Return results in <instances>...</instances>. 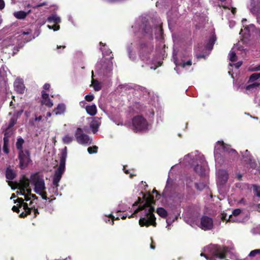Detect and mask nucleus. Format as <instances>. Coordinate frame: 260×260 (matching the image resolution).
I'll use <instances>...</instances> for the list:
<instances>
[{
    "label": "nucleus",
    "mask_w": 260,
    "mask_h": 260,
    "mask_svg": "<svg viewBox=\"0 0 260 260\" xmlns=\"http://www.w3.org/2000/svg\"><path fill=\"white\" fill-rule=\"evenodd\" d=\"M15 90L18 93H23L25 90V86L23 82L19 80H16L14 83Z\"/></svg>",
    "instance_id": "10"
},
{
    "label": "nucleus",
    "mask_w": 260,
    "mask_h": 260,
    "mask_svg": "<svg viewBox=\"0 0 260 260\" xmlns=\"http://www.w3.org/2000/svg\"><path fill=\"white\" fill-rule=\"evenodd\" d=\"M5 6L4 0H0V10H3Z\"/></svg>",
    "instance_id": "53"
},
{
    "label": "nucleus",
    "mask_w": 260,
    "mask_h": 260,
    "mask_svg": "<svg viewBox=\"0 0 260 260\" xmlns=\"http://www.w3.org/2000/svg\"><path fill=\"white\" fill-rule=\"evenodd\" d=\"M259 83L257 82L253 83L252 84L247 85L246 86V89L247 90H250L251 89L258 87L259 85Z\"/></svg>",
    "instance_id": "36"
},
{
    "label": "nucleus",
    "mask_w": 260,
    "mask_h": 260,
    "mask_svg": "<svg viewBox=\"0 0 260 260\" xmlns=\"http://www.w3.org/2000/svg\"><path fill=\"white\" fill-rule=\"evenodd\" d=\"M253 190L255 195L260 197V186L255 184L253 185Z\"/></svg>",
    "instance_id": "30"
},
{
    "label": "nucleus",
    "mask_w": 260,
    "mask_h": 260,
    "mask_svg": "<svg viewBox=\"0 0 260 260\" xmlns=\"http://www.w3.org/2000/svg\"><path fill=\"white\" fill-rule=\"evenodd\" d=\"M75 137L77 142L81 145H90L92 143V140L89 136L84 134L83 129L78 127L75 133Z\"/></svg>",
    "instance_id": "6"
},
{
    "label": "nucleus",
    "mask_w": 260,
    "mask_h": 260,
    "mask_svg": "<svg viewBox=\"0 0 260 260\" xmlns=\"http://www.w3.org/2000/svg\"><path fill=\"white\" fill-rule=\"evenodd\" d=\"M92 85L95 91H99L102 89L101 83L96 80H92Z\"/></svg>",
    "instance_id": "24"
},
{
    "label": "nucleus",
    "mask_w": 260,
    "mask_h": 260,
    "mask_svg": "<svg viewBox=\"0 0 260 260\" xmlns=\"http://www.w3.org/2000/svg\"><path fill=\"white\" fill-rule=\"evenodd\" d=\"M194 170L200 176H203L205 174L206 169L204 165L197 164L194 167Z\"/></svg>",
    "instance_id": "16"
},
{
    "label": "nucleus",
    "mask_w": 260,
    "mask_h": 260,
    "mask_svg": "<svg viewBox=\"0 0 260 260\" xmlns=\"http://www.w3.org/2000/svg\"><path fill=\"white\" fill-rule=\"evenodd\" d=\"M67 157V148L65 147L61 150L60 156V163L58 168L55 171L53 178V184L57 188L58 183L62 177L65 170L66 160Z\"/></svg>",
    "instance_id": "3"
},
{
    "label": "nucleus",
    "mask_w": 260,
    "mask_h": 260,
    "mask_svg": "<svg viewBox=\"0 0 260 260\" xmlns=\"http://www.w3.org/2000/svg\"><path fill=\"white\" fill-rule=\"evenodd\" d=\"M24 143V140L22 138H19L17 139L16 146L17 149L19 150V152L23 151L22 149V146Z\"/></svg>",
    "instance_id": "22"
},
{
    "label": "nucleus",
    "mask_w": 260,
    "mask_h": 260,
    "mask_svg": "<svg viewBox=\"0 0 260 260\" xmlns=\"http://www.w3.org/2000/svg\"><path fill=\"white\" fill-rule=\"evenodd\" d=\"M21 208V207H19V205H17V206H14L12 208V210L14 211V212H15L17 213H19L20 212V210H19V208Z\"/></svg>",
    "instance_id": "46"
},
{
    "label": "nucleus",
    "mask_w": 260,
    "mask_h": 260,
    "mask_svg": "<svg viewBox=\"0 0 260 260\" xmlns=\"http://www.w3.org/2000/svg\"><path fill=\"white\" fill-rule=\"evenodd\" d=\"M242 175L241 174H238L237 175V179L239 180H241L242 179Z\"/></svg>",
    "instance_id": "64"
},
{
    "label": "nucleus",
    "mask_w": 260,
    "mask_h": 260,
    "mask_svg": "<svg viewBox=\"0 0 260 260\" xmlns=\"http://www.w3.org/2000/svg\"><path fill=\"white\" fill-rule=\"evenodd\" d=\"M46 5V4L45 3H41L39 5H38L36 7L37 8H39V7H42V6H44Z\"/></svg>",
    "instance_id": "62"
},
{
    "label": "nucleus",
    "mask_w": 260,
    "mask_h": 260,
    "mask_svg": "<svg viewBox=\"0 0 260 260\" xmlns=\"http://www.w3.org/2000/svg\"><path fill=\"white\" fill-rule=\"evenodd\" d=\"M41 95L43 100L50 99L49 98V94L47 93L44 90L41 91Z\"/></svg>",
    "instance_id": "42"
},
{
    "label": "nucleus",
    "mask_w": 260,
    "mask_h": 260,
    "mask_svg": "<svg viewBox=\"0 0 260 260\" xmlns=\"http://www.w3.org/2000/svg\"><path fill=\"white\" fill-rule=\"evenodd\" d=\"M153 50V44L152 42L142 43L140 45V56L142 60H147L149 58V54Z\"/></svg>",
    "instance_id": "7"
},
{
    "label": "nucleus",
    "mask_w": 260,
    "mask_h": 260,
    "mask_svg": "<svg viewBox=\"0 0 260 260\" xmlns=\"http://www.w3.org/2000/svg\"><path fill=\"white\" fill-rule=\"evenodd\" d=\"M66 110V106L63 104H59L57 107L54 109L53 112H54L55 115H60L64 113Z\"/></svg>",
    "instance_id": "17"
},
{
    "label": "nucleus",
    "mask_w": 260,
    "mask_h": 260,
    "mask_svg": "<svg viewBox=\"0 0 260 260\" xmlns=\"http://www.w3.org/2000/svg\"><path fill=\"white\" fill-rule=\"evenodd\" d=\"M109 217L111 218L112 219V225H113L114 224V220H118V219H119V217H117L116 218H115V217L112 215V214H110V215L109 216Z\"/></svg>",
    "instance_id": "51"
},
{
    "label": "nucleus",
    "mask_w": 260,
    "mask_h": 260,
    "mask_svg": "<svg viewBox=\"0 0 260 260\" xmlns=\"http://www.w3.org/2000/svg\"><path fill=\"white\" fill-rule=\"evenodd\" d=\"M253 71H260V64L255 67L253 70Z\"/></svg>",
    "instance_id": "58"
},
{
    "label": "nucleus",
    "mask_w": 260,
    "mask_h": 260,
    "mask_svg": "<svg viewBox=\"0 0 260 260\" xmlns=\"http://www.w3.org/2000/svg\"><path fill=\"white\" fill-rule=\"evenodd\" d=\"M73 140V137L69 135H66L62 138V141L64 144H69Z\"/></svg>",
    "instance_id": "26"
},
{
    "label": "nucleus",
    "mask_w": 260,
    "mask_h": 260,
    "mask_svg": "<svg viewBox=\"0 0 260 260\" xmlns=\"http://www.w3.org/2000/svg\"><path fill=\"white\" fill-rule=\"evenodd\" d=\"M14 203H18L17 205H19V207H23L24 204H27V203L24 202V200L22 198H18L16 201H14Z\"/></svg>",
    "instance_id": "35"
},
{
    "label": "nucleus",
    "mask_w": 260,
    "mask_h": 260,
    "mask_svg": "<svg viewBox=\"0 0 260 260\" xmlns=\"http://www.w3.org/2000/svg\"><path fill=\"white\" fill-rule=\"evenodd\" d=\"M29 186V180L25 176L21 178L19 183H17V187L21 188L23 191Z\"/></svg>",
    "instance_id": "11"
},
{
    "label": "nucleus",
    "mask_w": 260,
    "mask_h": 260,
    "mask_svg": "<svg viewBox=\"0 0 260 260\" xmlns=\"http://www.w3.org/2000/svg\"><path fill=\"white\" fill-rule=\"evenodd\" d=\"M200 255L201 256L205 257L207 259H208V256H207V255L206 254H205L204 253H201Z\"/></svg>",
    "instance_id": "63"
},
{
    "label": "nucleus",
    "mask_w": 260,
    "mask_h": 260,
    "mask_svg": "<svg viewBox=\"0 0 260 260\" xmlns=\"http://www.w3.org/2000/svg\"><path fill=\"white\" fill-rule=\"evenodd\" d=\"M27 15V13L23 11H17L14 13V16L18 19H24Z\"/></svg>",
    "instance_id": "20"
},
{
    "label": "nucleus",
    "mask_w": 260,
    "mask_h": 260,
    "mask_svg": "<svg viewBox=\"0 0 260 260\" xmlns=\"http://www.w3.org/2000/svg\"><path fill=\"white\" fill-rule=\"evenodd\" d=\"M30 199L32 198L33 199V200H38V197H37L35 194H31L30 196Z\"/></svg>",
    "instance_id": "59"
},
{
    "label": "nucleus",
    "mask_w": 260,
    "mask_h": 260,
    "mask_svg": "<svg viewBox=\"0 0 260 260\" xmlns=\"http://www.w3.org/2000/svg\"><path fill=\"white\" fill-rule=\"evenodd\" d=\"M175 63L177 66H180L182 68H185L187 66H190L192 64V61L191 60H189L186 62L182 61L180 63L178 62L177 60H175Z\"/></svg>",
    "instance_id": "25"
},
{
    "label": "nucleus",
    "mask_w": 260,
    "mask_h": 260,
    "mask_svg": "<svg viewBox=\"0 0 260 260\" xmlns=\"http://www.w3.org/2000/svg\"><path fill=\"white\" fill-rule=\"evenodd\" d=\"M156 28L160 31V34L162 33V28L161 26L157 27Z\"/></svg>",
    "instance_id": "61"
},
{
    "label": "nucleus",
    "mask_w": 260,
    "mask_h": 260,
    "mask_svg": "<svg viewBox=\"0 0 260 260\" xmlns=\"http://www.w3.org/2000/svg\"><path fill=\"white\" fill-rule=\"evenodd\" d=\"M153 198L148 199L144 205L139 206V207L135 211L134 213L132 214L129 218L133 217V215L142 211H144V217H141L139 219V223L141 226L148 227L152 225L154 227L156 226V218L154 214L155 211L154 207L151 204L154 203Z\"/></svg>",
    "instance_id": "1"
},
{
    "label": "nucleus",
    "mask_w": 260,
    "mask_h": 260,
    "mask_svg": "<svg viewBox=\"0 0 260 260\" xmlns=\"http://www.w3.org/2000/svg\"><path fill=\"white\" fill-rule=\"evenodd\" d=\"M15 123H16V121L14 119L11 118L10 119L9 124L7 127L8 129H10L11 127H12L14 125Z\"/></svg>",
    "instance_id": "44"
},
{
    "label": "nucleus",
    "mask_w": 260,
    "mask_h": 260,
    "mask_svg": "<svg viewBox=\"0 0 260 260\" xmlns=\"http://www.w3.org/2000/svg\"><path fill=\"white\" fill-rule=\"evenodd\" d=\"M241 213V210L240 209H236L233 211L232 214L234 216H237L239 215Z\"/></svg>",
    "instance_id": "43"
},
{
    "label": "nucleus",
    "mask_w": 260,
    "mask_h": 260,
    "mask_svg": "<svg viewBox=\"0 0 260 260\" xmlns=\"http://www.w3.org/2000/svg\"><path fill=\"white\" fill-rule=\"evenodd\" d=\"M16 176V174L13 171V170L7 168L6 171V177L7 179L12 180H13Z\"/></svg>",
    "instance_id": "18"
},
{
    "label": "nucleus",
    "mask_w": 260,
    "mask_h": 260,
    "mask_svg": "<svg viewBox=\"0 0 260 260\" xmlns=\"http://www.w3.org/2000/svg\"><path fill=\"white\" fill-rule=\"evenodd\" d=\"M260 78V73H253L249 77V82H253Z\"/></svg>",
    "instance_id": "29"
},
{
    "label": "nucleus",
    "mask_w": 260,
    "mask_h": 260,
    "mask_svg": "<svg viewBox=\"0 0 260 260\" xmlns=\"http://www.w3.org/2000/svg\"><path fill=\"white\" fill-rule=\"evenodd\" d=\"M141 202V198L140 197H138V201L136 202H135V203L133 204V206H136L138 204L140 203Z\"/></svg>",
    "instance_id": "56"
},
{
    "label": "nucleus",
    "mask_w": 260,
    "mask_h": 260,
    "mask_svg": "<svg viewBox=\"0 0 260 260\" xmlns=\"http://www.w3.org/2000/svg\"><path fill=\"white\" fill-rule=\"evenodd\" d=\"M216 41V37L215 35H212L209 40L208 42L206 45V48L209 50H211L213 49V45Z\"/></svg>",
    "instance_id": "19"
},
{
    "label": "nucleus",
    "mask_w": 260,
    "mask_h": 260,
    "mask_svg": "<svg viewBox=\"0 0 260 260\" xmlns=\"http://www.w3.org/2000/svg\"><path fill=\"white\" fill-rule=\"evenodd\" d=\"M50 87V85L49 83H45L43 86V89L44 90H48Z\"/></svg>",
    "instance_id": "54"
},
{
    "label": "nucleus",
    "mask_w": 260,
    "mask_h": 260,
    "mask_svg": "<svg viewBox=\"0 0 260 260\" xmlns=\"http://www.w3.org/2000/svg\"><path fill=\"white\" fill-rule=\"evenodd\" d=\"M215 153H219L221 152L229 151V149L225 146L223 141H218L217 145L215 146Z\"/></svg>",
    "instance_id": "12"
},
{
    "label": "nucleus",
    "mask_w": 260,
    "mask_h": 260,
    "mask_svg": "<svg viewBox=\"0 0 260 260\" xmlns=\"http://www.w3.org/2000/svg\"><path fill=\"white\" fill-rule=\"evenodd\" d=\"M144 31H145V33L148 34H149L151 36H152V28H149V29H148V27H147V26H146L145 28H144Z\"/></svg>",
    "instance_id": "47"
},
{
    "label": "nucleus",
    "mask_w": 260,
    "mask_h": 260,
    "mask_svg": "<svg viewBox=\"0 0 260 260\" xmlns=\"http://www.w3.org/2000/svg\"><path fill=\"white\" fill-rule=\"evenodd\" d=\"M24 211L21 213L19 216L20 218H25L27 215H30L31 212H32V207H28V204H24V207H23Z\"/></svg>",
    "instance_id": "14"
},
{
    "label": "nucleus",
    "mask_w": 260,
    "mask_h": 260,
    "mask_svg": "<svg viewBox=\"0 0 260 260\" xmlns=\"http://www.w3.org/2000/svg\"><path fill=\"white\" fill-rule=\"evenodd\" d=\"M94 96L93 94L86 95L85 96V99L87 102H91L93 100Z\"/></svg>",
    "instance_id": "39"
},
{
    "label": "nucleus",
    "mask_w": 260,
    "mask_h": 260,
    "mask_svg": "<svg viewBox=\"0 0 260 260\" xmlns=\"http://www.w3.org/2000/svg\"><path fill=\"white\" fill-rule=\"evenodd\" d=\"M230 60L232 62H235L237 60V57L235 51H231L229 53Z\"/></svg>",
    "instance_id": "31"
},
{
    "label": "nucleus",
    "mask_w": 260,
    "mask_h": 260,
    "mask_svg": "<svg viewBox=\"0 0 260 260\" xmlns=\"http://www.w3.org/2000/svg\"><path fill=\"white\" fill-rule=\"evenodd\" d=\"M47 21L49 22H54L55 23H58L60 22V19L59 17H57L55 15H52L47 18Z\"/></svg>",
    "instance_id": "23"
},
{
    "label": "nucleus",
    "mask_w": 260,
    "mask_h": 260,
    "mask_svg": "<svg viewBox=\"0 0 260 260\" xmlns=\"http://www.w3.org/2000/svg\"><path fill=\"white\" fill-rule=\"evenodd\" d=\"M3 150H4V152L5 153L8 154L9 152V148H8V145H6V144L4 145V146H3Z\"/></svg>",
    "instance_id": "49"
},
{
    "label": "nucleus",
    "mask_w": 260,
    "mask_h": 260,
    "mask_svg": "<svg viewBox=\"0 0 260 260\" xmlns=\"http://www.w3.org/2000/svg\"><path fill=\"white\" fill-rule=\"evenodd\" d=\"M195 188L200 191L203 190L205 188V184L203 183H196L194 184Z\"/></svg>",
    "instance_id": "33"
},
{
    "label": "nucleus",
    "mask_w": 260,
    "mask_h": 260,
    "mask_svg": "<svg viewBox=\"0 0 260 260\" xmlns=\"http://www.w3.org/2000/svg\"><path fill=\"white\" fill-rule=\"evenodd\" d=\"M32 212L34 214V217H37V215L39 214V212L37 209H36L35 208H32Z\"/></svg>",
    "instance_id": "50"
},
{
    "label": "nucleus",
    "mask_w": 260,
    "mask_h": 260,
    "mask_svg": "<svg viewBox=\"0 0 260 260\" xmlns=\"http://www.w3.org/2000/svg\"><path fill=\"white\" fill-rule=\"evenodd\" d=\"M208 249L210 252L215 256L220 259H224L226 257V249L218 245H211Z\"/></svg>",
    "instance_id": "8"
},
{
    "label": "nucleus",
    "mask_w": 260,
    "mask_h": 260,
    "mask_svg": "<svg viewBox=\"0 0 260 260\" xmlns=\"http://www.w3.org/2000/svg\"><path fill=\"white\" fill-rule=\"evenodd\" d=\"M257 254H260V249H256L253 250L250 252V253L248 254V256L249 257H254Z\"/></svg>",
    "instance_id": "34"
},
{
    "label": "nucleus",
    "mask_w": 260,
    "mask_h": 260,
    "mask_svg": "<svg viewBox=\"0 0 260 260\" xmlns=\"http://www.w3.org/2000/svg\"><path fill=\"white\" fill-rule=\"evenodd\" d=\"M18 159L19 168L22 170L26 168L31 161L29 151L25 150L18 152Z\"/></svg>",
    "instance_id": "5"
},
{
    "label": "nucleus",
    "mask_w": 260,
    "mask_h": 260,
    "mask_svg": "<svg viewBox=\"0 0 260 260\" xmlns=\"http://www.w3.org/2000/svg\"><path fill=\"white\" fill-rule=\"evenodd\" d=\"M17 188L19 189V191H17V193L18 194H20V195L24 196L26 194L25 190H24L23 191H22V190L21 189V188H19V187H17Z\"/></svg>",
    "instance_id": "48"
},
{
    "label": "nucleus",
    "mask_w": 260,
    "mask_h": 260,
    "mask_svg": "<svg viewBox=\"0 0 260 260\" xmlns=\"http://www.w3.org/2000/svg\"><path fill=\"white\" fill-rule=\"evenodd\" d=\"M98 147L96 146H93L89 147L87 148V151L89 154L96 153L98 152Z\"/></svg>",
    "instance_id": "32"
},
{
    "label": "nucleus",
    "mask_w": 260,
    "mask_h": 260,
    "mask_svg": "<svg viewBox=\"0 0 260 260\" xmlns=\"http://www.w3.org/2000/svg\"><path fill=\"white\" fill-rule=\"evenodd\" d=\"M41 104L42 105H46L47 107L49 108L52 107L53 105L52 101L50 99L42 100L41 101Z\"/></svg>",
    "instance_id": "27"
},
{
    "label": "nucleus",
    "mask_w": 260,
    "mask_h": 260,
    "mask_svg": "<svg viewBox=\"0 0 260 260\" xmlns=\"http://www.w3.org/2000/svg\"><path fill=\"white\" fill-rule=\"evenodd\" d=\"M86 112L90 116H94L97 113L95 105H87L85 108Z\"/></svg>",
    "instance_id": "15"
},
{
    "label": "nucleus",
    "mask_w": 260,
    "mask_h": 260,
    "mask_svg": "<svg viewBox=\"0 0 260 260\" xmlns=\"http://www.w3.org/2000/svg\"><path fill=\"white\" fill-rule=\"evenodd\" d=\"M10 129H8V127L6 129V131L4 132V137H8V138H9L11 135L12 132L9 130Z\"/></svg>",
    "instance_id": "45"
},
{
    "label": "nucleus",
    "mask_w": 260,
    "mask_h": 260,
    "mask_svg": "<svg viewBox=\"0 0 260 260\" xmlns=\"http://www.w3.org/2000/svg\"><path fill=\"white\" fill-rule=\"evenodd\" d=\"M101 50L103 52V54L104 55H109L110 54H111L112 53V51L109 49L105 50L103 48H101Z\"/></svg>",
    "instance_id": "40"
},
{
    "label": "nucleus",
    "mask_w": 260,
    "mask_h": 260,
    "mask_svg": "<svg viewBox=\"0 0 260 260\" xmlns=\"http://www.w3.org/2000/svg\"><path fill=\"white\" fill-rule=\"evenodd\" d=\"M99 126V125L96 121H93L91 123L90 126L93 133H95L98 131Z\"/></svg>",
    "instance_id": "28"
},
{
    "label": "nucleus",
    "mask_w": 260,
    "mask_h": 260,
    "mask_svg": "<svg viewBox=\"0 0 260 260\" xmlns=\"http://www.w3.org/2000/svg\"><path fill=\"white\" fill-rule=\"evenodd\" d=\"M157 213L162 218H165L168 216L167 211L163 208L159 207L156 210Z\"/></svg>",
    "instance_id": "21"
},
{
    "label": "nucleus",
    "mask_w": 260,
    "mask_h": 260,
    "mask_svg": "<svg viewBox=\"0 0 260 260\" xmlns=\"http://www.w3.org/2000/svg\"><path fill=\"white\" fill-rule=\"evenodd\" d=\"M30 34H31V31H26V32L25 31H23L22 32V35H23V36H24V35H27V36L29 35V36L28 37V38H27V39L26 40V42L29 41H30L31 40L32 38H31V36L30 35Z\"/></svg>",
    "instance_id": "41"
},
{
    "label": "nucleus",
    "mask_w": 260,
    "mask_h": 260,
    "mask_svg": "<svg viewBox=\"0 0 260 260\" xmlns=\"http://www.w3.org/2000/svg\"><path fill=\"white\" fill-rule=\"evenodd\" d=\"M42 119V116H39V117H36L35 119H34V120L35 121H40Z\"/></svg>",
    "instance_id": "60"
},
{
    "label": "nucleus",
    "mask_w": 260,
    "mask_h": 260,
    "mask_svg": "<svg viewBox=\"0 0 260 260\" xmlns=\"http://www.w3.org/2000/svg\"><path fill=\"white\" fill-rule=\"evenodd\" d=\"M200 228L204 231L211 230L213 228V221L212 218L203 215L200 220Z\"/></svg>",
    "instance_id": "9"
},
{
    "label": "nucleus",
    "mask_w": 260,
    "mask_h": 260,
    "mask_svg": "<svg viewBox=\"0 0 260 260\" xmlns=\"http://www.w3.org/2000/svg\"><path fill=\"white\" fill-rule=\"evenodd\" d=\"M148 123L142 115H137L132 119V129L135 132H140L148 129Z\"/></svg>",
    "instance_id": "4"
},
{
    "label": "nucleus",
    "mask_w": 260,
    "mask_h": 260,
    "mask_svg": "<svg viewBox=\"0 0 260 260\" xmlns=\"http://www.w3.org/2000/svg\"><path fill=\"white\" fill-rule=\"evenodd\" d=\"M30 178L31 183L35 186L34 191L41 196L43 200H48L47 192L45 191L46 189L45 181L43 177L38 173H36L31 175Z\"/></svg>",
    "instance_id": "2"
},
{
    "label": "nucleus",
    "mask_w": 260,
    "mask_h": 260,
    "mask_svg": "<svg viewBox=\"0 0 260 260\" xmlns=\"http://www.w3.org/2000/svg\"><path fill=\"white\" fill-rule=\"evenodd\" d=\"M25 191H26V195L30 196L32 193H31V190L30 188H27L25 189Z\"/></svg>",
    "instance_id": "55"
},
{
    "label": "nucleus",
    "mask_w": 260,
    "mask_h": 260,
    "mask_svg": "<svg viewBox=\"0 0 260 260\" xmlns=\"http://www.w3.org/2000/svg\"><path fill=\"white\" fill-rule=\"evenodd\" d=\"M9 138H8L7 136L4 137V145L6 144V145H8L9 141Z\"/></svg>",
    "instance_id": "52"
},
{
    "label": "nucleus",
    "mask_w": 260,
    "mask_h": 260,
    "mask_svg": "<svg viewBox=\"0 0 260 260\" xmlns=\"http://www.w3.org/2000/svg\"><path fill=\"white\" fill-rule=\"evenodd\" d=\"M24 198H25V200L26 201H28L30 200V196H28V195H26V194L24 196Z\"/></svg>",
    "instance_id": "57"
},
{
    "label": "nucleus",
    "mask_w": 260,
    "mask_h": 260,
    "mask_svg": "<svg viewBox=\"0 0 260 260\" xmlns=\"http://www.w3.org/2000/svg\"><path fill=\"white\" fill-rule=\"evenodd\" d=\"M226 217H227V215L226 213H221V219L222 220L224 221V220H226L227 221H232V215H231L228 219L226 220Z\"/></svg>",
    "instance_id": "37"
},
{
    "label": "nucleus",
    "mask_w": 260,
    "mask_h": 260,
    "mask_svg": "<svg viewBox=\"0 0 260 260\" xmlns=\"http://www.w3.org/2000/svg\"><path fill=\"white\" fill-rule=\"evenodd\" d=\"M243 158H246L245 161H250L251 160V155H250L249 152L246 150L245 151V153L244 155H243Z\"/></svg>",
    "instance_id": "38"
},
{
    "label": "nucleus",
    "mask_w": 260,
    "mask_h": 260,
    "mask_svg": "<svg viewBox=\"0 0 260 260\" xmlns=\"http://www.w3.org/2000/svg\"><path fill=\"white\" fill-rule=\"evenodd\" d=\"M218 177L221 181L225 183L229 178V175L226 170L221 169L218 171Z\"/></svg>",
    "instance_id": "13"
}]
</instances>
